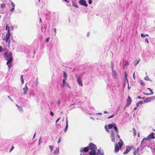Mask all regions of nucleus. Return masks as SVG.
Returning <instances> with one entry per match:
<instances>
[{"label":"nucleus","mask_w":155,"mask_h":155,"mask_svg":"<svg viewBox=\"0 0 155 155\" xmlns=\"http://www.w3.org/2000/svg\"><path fill=\"white\" fill-rule=\"evenodd\" d=\"M12 54L11 52L8 53V52H6L5 53L4 55L6 58V60L7 61L6 62V64H9L13 60Z\"/></svg>","instance_id":"nucleus-1"},{"label":"nucleus","mask_w":155,"mask_h":155,"mask_svg":"<svg viewBox=\"0 0 155 155\" xmlns=\"http://www.w3.org/2000/svg\"><path fill=\"white\" fill-rule=\"evenodd\" d=\"M123 145V142L122 140L121 139H120L118 143H116L115 144V153L118 152L119 150L121 149Z\"/></svg>","instance_id":"nucleus-2"},{"label":"nucleus","mask_w":155,"mask_h":155,"mask_svg":"<svg viewBox=\"0 0 155 155\" xmlns=\"http://www.w3.org/2000/svg\"><path fill=\"white\" fill-rule=\"evenodd\" d=\"M11 36V34L10 32L9 27H8V30L7 33L6 35V38L5 41L6 42H8V44L9 45L10 40V37Z\"/></svg>","instance_id":"nucleus-3"},{"label":"nucleus","mask_w":155,"mask_h":155,"mask_svg":"<svg viewBox=\"0 0 155 155\" xmlns=\"http://www.w3.org/2000/svg\"><path fill=\"white\" fill-rule=\"evenodd\" d=\"M89 148L92 151H96L97 150V147L96 145L92 143H90L89 144Z\"/></svg>","instance_id":"nucleus-4"},{"label":"nucleus","mask_w":155,"mask_h":155,"mask_svg":"<svg viewBox=\"0 0 155 155\" xmlns=\"http://www.w3.org/2000/svg\"><path fill=\"white\" fill-rule=\"evenodd\" d=\"M132 102V99H131L130 96H128V98L127 100V104L125 105L124 108H126V107L129 106L131 104Z\"/></svg>","instance_id":"nucleus-5"},{"label":"nucleus","mask_w":155,"mask_h":155,"mask_svg":"<svg viewBox=\"0 0 155 155\" xmlns=\"http://www.w3.org/2000/svg\"><path fill=\"white\" fill-rule=\"evenodd\" d=\"M155 99V96L151 97L146 98L144 100L143 102L145 103H147Z\"/></svg>","instance_id":"nucleus-6"},{"label":"nucleus","mask_w":155,"mask_h":155,"mask_svg":"<svg viewBox=\"0 0 155 155\" xmlns=\"http://www.w3.org/2000/svg\"><path fill=\"white\" fill-rule=\"evenodd\" d=\"M132 149V147H131L127 146L126 150L124 152L123 154H127Z\"/></svg>","instance_id":"nucleus-7"},{"label":"nucleus","mask_w":155,"mask_h":155,"mask_svg":"<svg viewBox=\"0 0 155 155\" xmlns=\"http://www.w3.org/2000/svg\"><path fill=\"white\" fill-rule=\"evenodd\" d=\"M79 3L81 5H84L86 7L87 6L86 1L85 0H81L79 1Z\"/></svg>","instance_id":"nucleus-8"},{"label":"nucleus","mask_w":155,"mask_h":155,"mask_svg":"<svg viewBox=\"0 0 155 155\" xmlns=\"http://www.w3.org/2000/svg\"><path fill=\"white\" fill-rule=\"evenodd\" d=\"M139 148V147H138L137 149L134 148L133 149V153L134 155H139L138 153Z\"/></svg>","instance_id":"nucleus-9"},{"label":"nucleus","mask_w":155,"mask_h":155,"mask_svg":"<svg viewBox=\"0 0 155 155\" xmlns=\"http://www.w3.org/2000/svg\"><path fill=\"white\" fill-rule=\"evenodd\" d=\"M110 137L111 139V141L113 142H115V138L114 137V131L112 130L111 131V134L110 135Z\"/></svg>","instance_id":"nucleus-10"},{"label":"nucleus","mask_w":155,"mask_h":155,"mask_svg":"<svg viewBox=\"0 0 155 155\" xmlns=\"http://www.w3.org/2000/svg\"><path fill=\"white\" fill-rule=\"evenodd\" d=\"M77 81L78 84L81 86H82L83 84L82 83V79L80 77V76H79L77 78Z\"/></svg>","instance_id":"nucleus-11"},{"label":"nucleus","mask_w":155,"mask_h":155,"mask_svg":"<svg viewBox=\"0 0 155 155\" xmlns=\"http://www.w3.org/2000/svg\"><path fill=\"white\" fill-rule=\"evenodd\" d=\"M148 137L149 139V141L151 139H153L155 138L154 136V133L153 132L150 134Z\"/></svg>","instance_id":"nucleus-12"},{"label":"nucleus","mask_w":155,"mask_h":155,"mask_svg":"<svg viewBox=\"0 0 155 155\" xmlns=\"http://www.w3.org/2000/svg\"><path fill=\"white\" fill-rule=\"evenodd\" d=\"M89 150V147H84V148H83L82 150H81V152H87Z\"/></svg>","instance_id":"nucleus-13"},{"label":"nucleus","mask_w":155,"mask_h":155,"mask_svg":"<svg viewBox=\"0 0 155 155\" xmlns=\"http://www.w3.org/2000/svg\"><path fill=\"white\" fill-rule=\"evenodd\" d=\"M28 90V87L27 86L26 84L25 85V87L23 89V90L24 91V94L25 95L27 94V92Z\"/></svg>","instance_id":"nucleus-14"},{"label":"nucleus","mask_w":155,"mask_h":155,"mask_svg":"<svg viewBox=\"0 0 155 155\" xmlns=\"http://www.w3.org/2000/svg\"><path fill=\"white\" fill-rule=\"evenodd\" d=\"M115 125V124L114 123H113L112 124H109L108 125V127L109 129H111L113 127H114V126Z\"/></svg>","instance_id":"nucleus-15"},{"label":"nucleus","mask_w":155,"mask_h":155,"mask_svg":"<svg viewBox=\"0 0 155 155\" xmlns=\"http://www.w3.org/2000/svg\"><path fill=\"white\" fill-rule=\"evenodd\" d=\"M68 120L67 119L66 120V125L64 129V131L66 132L68 130Z\"/></svg>","instance_id":"nucleus-16"},{"label":"nucleus","mask_w":155,"mask_h":155,"mask_svg":"<svg viewBox=\"0 0 155 155\" xmlns=\"http://www.w3.org/2000/svg\"><path fill=\"white\" fill-rule=\"evenodd\" d=\"M90 155H96V151H91L89 152Z\"/></svg>","instance_id":"nucleus-17"},{"label":"nucleus","mask_w":155,"mask_h":155,"mask_svg":"<svg viewBox=\"0 0 155 155\" xmlns=\"http://www.w3.org/2000/svg\"><path fill=\"white\" fill-rule=\"evenodd\" d=\"M114 130L116 132H117L119 133L118 129H117V127L116 126V124H115V125L114 126Z\"/></svg>","instance_id":"nucleus-18"},{"label":"nucleus","mask_w":155,"mask_h":155,"mask_svg":"<svg viewBox=\"0 0 155 155\" xmlns=\"http://www.w3.org/2000/svg\"><path fill=\"white\" fill-rule=\"evenodd\" d=\"M72 4H73V6H74V7H75L77 8H78V6L76 5V2H74V1H73L72 2Z\"/></svg>","instance_id":"nucleus-19"},{"label":"nucleus","mask_w":155,"mask_h":155,"mask_svg":"<svg viewBox=\"0 0 155 155\" xmlns=\"http://www.w3.org/2000/svg\"><path fill=\"white\" fill-rule=\"evenodd\" d=\"M145 140H149V138L148 137H147V138H144L143 140H142V141H141V144H142V143H143V142Z\"/></svg>","instance_id":"nucleus-20"},{"label":"nucleus","mask_w":155,"mask_h":155,"mask_svg":"<svg viewBox=\"0 0 155 155\" xmlns=\"http://www.w3.org/2000/svg\"><path fill=\"white\" fill-rule=\"evenodd\" d=\"M97 155H102V154L101 152V150L100 149L97 150Z\"/></svg>","instance_id":"nucleus-21"},{"label":"nucleus","mask_w":155,"mask_h":155,"mask_svg":"<svg viewBox=\"0 0 155 155\" xmlns=\"http://www.w3.org/2000/svg\"><path fill=\"white\" fill-rule=\"evenodd\" d=\"M21 81V82L22 84H23L24 83V81L23 78V75H21L20 78Z\"/></svg>","instance_id":"nucleus-22"},{"label":"nucleus","mask_w":155,"mask_h":155,"mask_svg":"<svg viewBox=\"0 0 155 155\" xmlns=\"http://www.w3.org/2000/svg\"><path fill=\"white\" fill-rule=\"evenodd\" d=\"M67 79H64L63 80V84L62 85V88H63L65 85V82L66 81V80Z\"/></svg>","instance_id":"nucleus-23"},{"label":"nucleus","mask_w":155,"mask_h":155,"mask_svg":"<svg viewBox=\"0 0 155 155\" xmlns=\"http://www.w3.org/2000/svg\"><path fill=\"white\" fill-rule=\"evenodd\" d=\"M140 84L142 85L143 86H144L145 85V84L143 80H140Z\"/></svg>","instance_id":"nucleus-24"},{"label":"nucleus","mask_w":155,"mask_h":155,"mask_svg":"<svg viewBox=\"0 0 155 155\" xmlns=\"http://www.w3.org/2000/svg\"><path fill=\"white\" fill-rule=\"evenodd\" d=\"M13 66V64H9L8 66V68L9 71L11 68H12Z\"/></svg>","instance_id":"nucleus-25"},{"label":"nucleus","mask_w":155,"mask_h":155,"mask_svg":"<svg viewBox=\"0 0 155 155\" xmlns=\"http://www.w3.org/2000/svg\"><path fill=\"white\" fill-rule=\"evenodd\" d=\"M133 132L134 133V136H135V135H136V130L134 128H133Z\"/></svg>","instance_id":"nucleus-26"},{"label":"nucleus","mask_w":155,"mask_h":155,"mask_svg":"<svg viewBox=\"0 0 155 155\" xmlns=\"http://www.w3.org/2000/svg\"><path fill=\"white\" fill-rule=\"evenodd\" d=\"M59 148H58L56 149V150L54 151V153L58 154L59 153Z\"/></svg>","instance_id":"nucleus-27"},{"label":"nucleus","mask_w":155,"mask_h":155,"mask_svg":"<svg viewBox=\"0 0 155 155\" xmlns=\"http://www.w3.org/2000/svg\"><path fill=\"white\" fill-rule=\"evenodd\" d=\"M49 148L51 150V151H52L54 148V146L53 145H51L49 146Z\"/></svg>","instance_id":"nucleus-28"},{"label":"nucleus","mask_w":155,"mask_h":155,"mask_svg":"<svg viewBox=\"0 0 155 155\" xmlns=\"http://www.w3.org/2000/svg\"><path fill=\"white\" fill-rule=\"evenodd\" d=\"M141 35L142 38L145 37L146 36H148V34L144 35L143 33L141 34Z\"/></svg>","instance_id":"nucleus-29"},{"label":"nucleus","mask_w":155,"mask_h":155,"mask_svg":"<svg viewBox=\"0 0 155 155\" xmlns=\"http://www.w3.org/2000/svg\"><path fill=\"white\" fill-rule=\"evenodd\" d=\"M147 89L149 90L150 92V94L152 95L153 94V92L152 91V90L150 88H148Z\"/></svg>","instance_id":"nucleus-30"},{"label":"nucleus","mask_w":155,"mask_h":155,"mask_svg":"<svg viewBox=\"0 0 155 155\" xmlns=\"http://www.w3.org/2000/svg\"><path fill=\"white\" fill-rule=\"evenodd\" d=\"M64 79H67V74L65 72H64Z\"/></svg>","instance_id":"nucleus-31"},{"label":"nucleus","mask_w":155,"mask_h":155,"mask_svg":"<svg viewBox=\"0 0 155 155\" xmlns=\"http://www.w3.org/2000/svg\"><path fill=\"white\" fill-rule=\"evenodd\" d=\"M1 7L2 8H3L5 7V4H2L1 5Z\"/></svg>","instance_id":"nucleus-32"},{"label":"nucleus","mask_w":155,"mask_h":155,"mask_svg":"<svg viewBox=\"0 0 155 155\" xmlns=\"http://www.w3.org/2000/svg\"><path fill=\"white\" fill-rule=\"evenodd\" d=\"M113 73L114 76L115 77H116L117 76V73L115 71H113Z\"/></svg>","instance_id":"nucleus-33"},{"label":"nucleus","mask_w":155,"mask_h":155,"mask_svg":"<svg viewBox=\"0 0 155 155\" xmlns=\"http://www.w3.org/2000/svg\"><path fill=\"white\" fill-rule=\"evenodd\" d=\"M144 78L146 80L149 81L150 80V78L148 76L145 77Z\"/></svg>","instance_id":"nucleus-34"},{"label":"nucleus","mask_w":155,"mask_h":155,"mask_svg":"<svg viewBox=\"0 0 155 155\" xmlns=\"http://www.w3.org/2000/svg\"><path fill=\"white\" fill-rule=\"evenodd\" d=\"M140 61V60H138L137 61V62L134 63V65L135 66H136L137 64L139 63Z\"/></svg>","instance_id":"nucleus-35"},{"label":"nucleus","mask_w":155,"mask_h":155,"mask_svg":"<svg viewBox=\"0 0 155 155\" xmlns=\"http://www.w3.org/2000/svg\"><path fill=\"white\" fill-rule=\"evenodd\" d=\"M114 114H113V115H112L110 116L109 117H108V119H109L112 118L113 117H114Z\"/></svg>","instance_id":"nucleus-36"},{"label":"nucleus","mask_w":155,"mask_h":155,"mask_svg":"<svg viewBox=\"0 0 155 155\" xmlns=\"http://www.w3.org/2000/svg\"><path fill=\"white\" fill-rule=\"evenodd\" d=\"M14 148V147L13 146H12V147L11 149H10V151H9V152H11L13 150V149Z\"/></svg>","instance_id":"nucleus-37"},{"label":"nucleus","mask_w":155,"mask_h":155,"mask_svg":"<svg viewBox=\"0 0 155 155\" xmlns=\"http://www.w3.org/2000/svg\"><path fill=\"white\" fill-rule=\"evenodd\" d=\"M16 105L17 106V107H18V108H20L21 110H22V107L20 106L19 105H18V104H16Z\"/></svg>","instance_id":"nucleus-38"},{"label":"nucleus","mask_w":155,"mask_h":155,"mask_svg":"<svg viewBox=\"0 0 155 155\" xmlns=\"http://www.w3.org/2000/svg\"><path fill=\"white\" fill-rule=\"evenodd\" d=\"M104 128L107 131V130H109L108 127L107 125L105 126Z\"/></svg>","instance_id":"nucleus-39"},{"label":"nucleus","mask_w":155,"mask_h":155,"mask_svg":"<svg viewBox=\"0 0 155 155\" xmlns=\"http://www.w3.org/2000/svg\"><path fill=\"white\" fill-rule=\"evenodd\" d=\"M61 137H60L59 138L58 142V143H60L61 142Z\"/></svg>","instance_id":"nucleus-40"},{"label":"nucleus","mask_w":155,"mask_h":155,"mask_svg":"<svg viewBox=\"0 0 155 155\" xmlns=\"http://www.w3.org/2000/svg\"><path fill=\"white\" fill-rule=\"evenodd\" d=\"M11 5L13 7H14L15 5V4L14 3H13L12 2L11 3Z\"/></svg>","instance_id":"nucleus-41"},{"label":"nucleus","mask_w":155,"mask_h":155,"mask_svg":"<svg viewBox=\"0 0 155 155\" xmlns=\"http://www.w3.org/2000/svg\"><path fill=\"white\" fill-rule=\"evenodd\" d=\"M50 114L51 115V116H53L54 115V113L51 111H50Z\"/></svg>","instance_id":"nucleus-42"},{"label":"nucleus","mask_w":155,"mask_h":155,"mask_svg":"<svg viewBox=\"0 0 155 155\" xmlns=\"http://www.w3.org/2000/svg\"><path fill=\"white\" fill-rule=\"evenodd\" d=\"M143 94H144V95H151L149 93H145L144 92H143Z\"/></svg>","instance_id":"nucleus-43"},{"label":"nucleus","mask_w":155,"mask_h":155,"mask_svg":"<svg viewBox=\"0 0 155 155\" xmlns=\"http://www.w3.org/2000/svg\"><path fill=\"white\" fill-rule=\"evenodd\" d=\"M138 102V103H139V104H142L143 103V101H139Z\"/></svg>","instance_id":"nucleus-44"},{"label":"nucleus","mask_w":155,"mask_h":155,"mask_svg":"<svg viewBox=\"0 0 155 155\" xmlns=\"http://www.w3.org/2000/svg\"><path fill=\"white\" fill-rule=\"evenodd\" d=\"M92 1L91 0H89L88 3L90 4H92Z\"/></svg>","instance_id":"nucleus-45"},{"label":"nucleus","mask_w":155,"mask_h":155,"mask_svg":"<svg viewBox=\"0 0 155 155\" xmlns=\"http://www.w3.org/2000/svg\"><path fill=\"white\" fill-rule=\"evenodd\" d=\"M49 37H48L46 39V42H48L49 41Z\"/></svg>","instance_id":"nucleus-46"},{"label":"nucleus","mask_w":155,"mask_h":155,"mask_svg":"<svg viewBox=\"0 0 155 155\" xmlns=\"http://www.w3.org/2000/svg\"><path fill=\"white\" fill-rule=\"evenodd\" d=\"M60 117L58 119H57V120H56L55 122L56 123H57L58 121H59V120H60Z\"/></svg>","instance_id":"nucleus-47"},{"label":"nucleus","mask_w":155,"mask_h":155,"mask_svg":"<svg viewBox=\"0 0 155 155\" xmlns=\"http://www.w3.org/2000/svg\"><path fill=\"white\" fill-rule=\"evenodd\" d=\"M145 41L147 42V43H149V42L148 41V40L147 38H145Z\"/></svg>","instance_id":"nucleus-48"},{"label":"nucleus","mask_w":155,"mask_h":155,"mask_svg":"<svg viewBox=\"0 0 155 155\" xmlns=\"http://www.w3.org/2000/svg\"><path fill=\"white\" fill-rule=\"evenodd\" d=\"M2 50V46H0V52H1Z\"/></svg>","instance_id":"nucleus-49"},{"label":"nucleus","mask_w":155,"mask_h":155,"mask_svg":"<svg viewBox=\"0 0 155 155\" xmlns=\"http://www.w3.org/2000/svg\"><path fill=\"white\" fill-rule=\"evenodd\" d=\"M8 27H8V25H7L6 27V30H7L8 29Z\"/></svg>","instance_id":"nucleus-50"},{"label":"nucleus","mask_w":155,"mask_h":155,"mask_svg":"<svg viewBox=\"0 0 155 155\" xmlns=\"http://www.w3.org/2000/svg\"><path fill=\"white\" fill-rule=\"evenodd\" d=\"M125 77L126 78H127V74L126 72H125Z\"/></svg>","instance_id":"nucleus-51"},{"label":"nucleus","mask_w":155,"mask_h":155,"mask_svg":"<svg viewBox=\"0 0 155 155\" xmlns=\"http://www.w3.org/2000/svg\"><path fill=\"white\" fill-rule=\"evenodd\" d=\"M135 72H134L133 74V77L134 79H135V75H134Z\"/></svg>","instance_id":"nucleus-52"},{"label":"nucleus","mask_w":155,"mask_h":155,"mask_svg":"<svg viewBox=\"0 0 155 155\" xmlns=\"http://www.w3.org/2000/svg\"><path fill=\"white\" fill-rule=\"evenodd\" d=\"M139 103H138V102H137V103H136V106H137V107H138L139 106Z\"/></svg>","instance_id":"nucleus-53"},{"label":"nucleus","mask_w":155,"mask_h":155,"mask_svg":"<svg viewBox=\"0 0 155 155\" xmlns=\"http://www.w3.org/2000/svg\"><path fill=\"white\" fill-rule=\"evenodd\" d=\"M14 9V7H13L11 9V11H12Z\"/></svg>","instance_id":"nucleus-54"},{"label":"nucleus","mask_w":155,"mask_h":155,"mask_svg":"<svg viewBox=\"0 0 155 155\" xmlns=\"http://www.w3.org/2000/svg\"><path fill=\"white\" fill-rule=\"evenodd\" d=\"M137 97L138 99H141V97L140 96H138Z\"/></svg>","instance_id":"nucleus-55"},{"label":"nucleus","mask_w":155,"mask_h":155,"mask_svg":"<svg viewBox=\"0 0 155 155\" xmlns=\"http://www.w3.org/2000/svg\"><path fill=\"white\" fill-rule=\"evenodd\" d=\"M104 113L105 114H107L108 112L107 111H104Z\"/></svg>","instance_id":"nucleus-56"},{"label":"nucleus","mask_w":155,"mask_h":155,"mask_svg":"<svg viewBox=\"0 0 155 155\" xmlns=\"http://www.w3.org/2000/svg\"><path fill=\"white\" fill-rule=\"evenodd\" d=\"M54 32H55V34H56V28H54Z\"/></svg>","instance_id":"nucleus-57"},{"label":"nucleus","mask_w":155,"mask_h":155,"mask_svg":"<svg viewBox=\"0 0 155 155\" xmlns=\"http://www.w3.org/2000/svg\"><path fill=\"white\" fill-rule=\"evenodd\" d=\"M60 101L59 100L58 101V104H60Z\"/></svg>","instance_id":"nucleus-58"},{"label":"nucleus","mask_w":155,"mask_h":155,"mask_svg":"<svg viewBox=\"0 0 155 155\" xmlns=\"http://www.w3.org/2000/svg\"><path fill=\"white\" fill-rule=\"evenodd\" d=\"M137 107H135L134 108V110H135L137 109Z\"/></svg>","instance_id":"nucleus-59"},{"label":"nucleus","mask_w":155,"mask_h":155,"mask_svg":"<svg viewBox=\"0 0 155 155\" xmlns=\"http://www.w3.org/2000/svg\"><path fill=\"white\" fill-rule=\"evenodd\" d=\"M117 136L118 137V138H120V135L118 134H117Z\"/></svg>","instance_id":"nucleus-60"},{"label":"nucleus","mask_w":155,"mask_h":155,"mask_svg":"<svg viewBox=\"0 0 155 155\" xmlns=\"http://www.w3.org/2000/svg\"><path fill=\"white\" fill-rule=\"evenodd\" d=\"M97 114L100 115H101L102 114L101 113H98Z\"/></svg>","instance_id":"nucleus-61"},{"label":"nucleus","mask_w":155,"mask_h":155,"mask_svg":"<svg viewBox=\"0 0 155 155\" xmlns=\"http://www.w3.org/2000/svg\"><path fill=\"white\" fill-rule=\"evenodd\" d=\"M64 1H65L66 2H68V1L67 0H64Z\"/></svg>","instance_id":"nucleus-62"},{"label":"nucleus","mask_w":155,"mask_h":155,"mask_svg":"<svg viewBox=\"0 0 155 155\" xmlns=\"http://www.w3.org/2000/svg\"><path fill=\"white\" fill-rule=\"evenodd\" d=\"M126 64H127L128 65V61H127L126 63V64L125 65H126Z\"/></svg>","instance_id":"nucleus-63"},{"label":"nucleus","mask_w":155,"mask_h":155,"mask_svg":"<svg viewBox=\"0 0 155 155\" xmlns=\"http://www.w3.org/2000/svg\"><path fill=\"white\" fill-rule=\"evenodd\" d=\"M18 109L20 110H21V111H22L23 110V109H22V110H21L20 109V108H18Z\"/></svg>","instance_id":"nucleus-64"}]
</instances>
